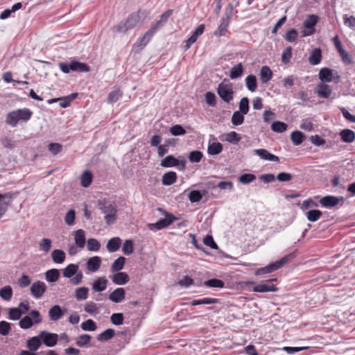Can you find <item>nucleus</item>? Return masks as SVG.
<instances>
[{
    "instance_id": "3c124183",
    "label": "nucleus",
    "mask_w": 355,
    "mask_h": 355,
    "mask_svg": "<svg viewBox=\"0 0 355 355\" xmlns=\"http://www.w3.org/2000/svg\"><path fill=\"white\" fill-rule=\"evenodd\" d=\"M122 94L123 93L119 89H115L108 94L107 98V103H114L116 102L122 96Z\"/></svg>"
},
{
    "instance_id": "7ed1b4c3",
    "label": "nucleus",
    "mask_w": 355,
    "mask_h": 355,
    "mask_svg": "<svg viewBox=\"0 0 355 355\" xmlns=\"http://www.w3.org/2000/svg\"><path fill=\"white\" fill-rule=\"evenodd\" d=\"M58 66L60 69L64 73H68L71 71L88 72L90 70V67L88 64L76 60L71 61L69 63L59 62Z\"/></svg>"
},
{
    "instance_id": "dca6fc26",
    "label": "nucleus",
    "mask_w": 355,
    "mask_h": 355,
    "mask_svg": "<svg viewBox=\"0 0 355 355\" xmlns=\"http://www.w3.org/2000/svg\"><path fill=\"white\" fill-rule=\"evenodd\" d=\"M125 290L123 288H117L109 295V299L115 302L119 303L125 299Z\"/></svg>"
},
{
    "instance_id": "0e129e2a",
    "label": "nucleus",
    "mask_w": 355,
    "mask_h": 355,
    "mask_svg": "<svg viewBox=\"0 0 355 355\" xmlns=\"http://www.w3.org/2000/svg\"><path fill=\"white\" fill-rule=\"evenodd\" d=\"M123 252L126 255L131 254L134 251L133 242L132 240H126L122 247Z\"/></svg>"
},
{
    "instance_id": "a19ab883",
    "label": "nucleus",
    "mask_w": 355,
    "mask_h": 355,
    "mask_svg": "<svg viewBox=\"0 0 355 355\" xmlns=\"http://www.w3.org/2000/svg\"><path fill=\"white\" fill-rule=\"evenodd\" d=\"M203 285L209 288H222L225 286V283L220 279L213 278L204 282Z\"/></svg>"
},
{
    "instance_id": "864d4df0",
    "label": "nucleus",
    "mask_w": 355,
    "mask_h": 355,
    "mask_svg": "<svg viewBox=\"0 0 355 355\" xmlns=\"http://www.w3.org/2000/svg\"><path fill=\"white\" fill-rule=\"evenodd\" d=\"M245 114H243L239 111H236L233 113L232 116V123L234 125H240L244 121V115Z\"/></svg>"
},
{
    "instance_id": "412c9836",
    "label": "nucleus",
    "mask_w": 355,
    "mask_h": 355,
    "mask_svg": "<svg viewBox=\"0 0 355 355\" xmlns=\"http://www.w3.org/2000/svg\"><path fill=\"white\" fill-rule=\"evenodd\" d=\"M121 245V239L119 237H114L110 239L106 245V248L110 252H116Z\"/></svg>"
},
{
    "instance_id": "4c0bfd02",
    "label": "nucleus",
    "mask_w": 355,
    "mask_h": 355,
    "mask_svg": "<svg viewBox=\"0 0 355 355\" xmlns=\"http://www.w3.org/2000/svg\"><path fill=\"white\" fill-rule=\"evenodd\" d=\"M78 270V266L76 264L71 263L63 270V276L64 277L71 278L77 273Z\"/></svg>"
},
{
    "instance_id": "5701e85b",
    "label": "nucleus",
    "mask_w": 355,
    "mask_h": 355,
    "mask_svg": "<svg viewBox=\"0 0 355 355\" xmlns=\"http://www.w3.org/2000/svg\"><path fill=\"white\" fill-rule=\"evenodd\" d=\"M107 280L104 277H99L92 284V289L95 292H102L107 288Z\"/></svg>"
},
{
    "instance_id": "393cba45",
    "label": "nucleus",
    "mask_w": 355,
    "mask_h": 355,
    "mask_svg": "<svg viewBox=\"0 0 355 355\" xmlns=\"http://www.w3.org/2000/svg\"><path fill=\"white\" fill-rule=\"evenodd\" d=\"M176 173L174 171H169L163 175L162 182L164 185L169 186L173 184L176 181Z\"/></svg>"
},
{
    "instance_id": "680f3d73",
    "label": "nucleus",
    "mask_w": 355,
    "mask_h": 355,
    "mask_svg": "<svg viewBox=\"0 0 355 355\" xmlns=\"http://www.w3.org/2000/svg\"><path fill=\"white\" fill-rule=\"evenodd\" d=\"M101 248V243L96 239H89L87 240V249L89 251L97 252Z\"/></svg>"
},
{
    "instance_id": "09e8293b",
    "label": "nucleus",
    "mask_w": 355,
    "mask_h": 355,
    "mask_svg": "<svg viewBox=\"0 0 355 355\" xmlns=\"http://www.w3.org/2000/svg\"><path fill=\"white\" fill-rule=\"evenodd\" d=\"M23 311L19 308H10L8 310V318L12 320H17L21 319Z\"/></svg>"
},
{
    "instance_id": "9d476101",
    "label": "nucleus",
    "mask_w": 355,
    "mask_h": 355,
    "mask_svg": "<svg viewBox=\"0 0 355 355\" xmlns=\"http://www.w3.org/2000/svg\"><path fill=\"white\" fill-rule=\"evenodd\" d=\"M12 198V194L6 193L4 194L0 193V218L6 213L8 205H10Z\"/></svg>"
},
{
    "instance_id": "13d9d810",
    "label": "nucleus",
    "mask_w": 355,
    "mask_h": 355,
    "mask_svg": "<svg viewBox=\"0 0 355 355\" xmlns=\"http://www.w3.org/2000/svg\"><path fill=\"white\" fill-rule=\"evenodd\" d=\"M80 327L83 330L89 331H94L97 329L96 322L92 319H88L86 321L83 322L81 324Z\"/></svg>"
},
{
    "instance_id": "69168bd1",
    "label": "nucleus",
    "mask_w": 355,
    "mask_h": 355,
    "mask_svg": "<svg viewBox=\"0 0 355 355\" xmlns=\"http://www.w3.org/2000/svg\"><path fill=\"white\" fill-rule=\"evenodd\" d=\"M202 156L203 155L202 152L199 150H193L189 153V159L192 163H198L201 160Z\"/></svg>"
},
{
    "instance_id": "2eb2a0df",
    "label": "nucleus",
    "mask_w": 355,
    "mask_h": 355,
    "mask_svg": "<svg viewBox=\"0 0 355 355\" xmlns=\"http://www.w3.org/2000/svg\"><path fill=\"white\" fill-rule=\"evenodd\" d=\"M254 153L259 156L262 159L270 160L272 162H279V159L277 156L271 154L266 149H255Z\"/></svg>"
},
{
    "instance_id": "1a4fd4ad",
    "label": "nucleus",
    "mask_w": 355,
    "mask_h": 355,
    "mask_svg": "<svg viewBox=\"0 0 355 355\" xmlns=\"http://www.w3.org/2000/svg\"><path fill=\"white\" fill-rule=\"evenodd\" d=\"M332 87L330 85L324 83H320L316 85L315 93L320 98H328L332 94Z\"/></svg>"
},
{
    "instance_id": "a878e982",
    "label": "nucleus",
    "mask_w": 355,
    "mask_h": 355,
    "mask_svg": "<svg viewBox=\"0 0 355 355\" xmlns=\"http://www.w3.org/2000/svg\"><path fill=\"white\" fill-rule=\"evenodd\" d=\"M223 148V144L220 142H213L209 144L207 153L210 155H217L222 152Z\"/></svg>"
},
{
    "instance_id": "72a5a7b5",
    "label": "nucleus",
    "mask_w": 355,
    "mask_h": 355,
    "mask_svg": "<svg viewBox=\"0 0 355 355\" xmlns=\"http://www.w3.org/2000/svg\"><path fill=\"white\" fill-rule=\"evenodd\" d=\"M318 17L315 15H309L303 22V26L306 28H315L318 23Z\"/></svg>"
},
{
    "instance_id": "aec40b11",
    "label": "nucleus",
    "mask_w": 355,
    "mask_h": 355,
    "mask_svg": "<svg viewBox=\"0 0 355 355\" xmlns=\"http://www.w3.org/2000/svg\"><path fill=\"white\" fill-rule=\"evenodd\" d=\"M112 282L117 285H124L130 280L127 273L123 272H116L112 277Z\"/></svg>"
},
{
    "instance_id": "7c9ffc66",
    "label": "nucleus",
    "mask_w": 355,
    "mask_h": 355,
    "mask_svg": "<svg viewBox=\"0 0 355 355\" xmlns=\"http://www.w3.org/2000/svg\"><path fill=\"white\" fill-rule=\"evenodd\" d=\"M243 68L241 63H239L232 67L230 71V77L231 79H236L242 76Z\"/></svg>"
},
{
    "instance_id": "c756f323",
    "label": "nucleus",
    "mask_w": 355,
    "mask_h": 355,
    "mask_svg": "<svg viewBox=\"0 0 355 355\" xmlns=\"http://www.w3.org/2000/svg\"><path fill=\"white\" fill-rule=\"evenodd\" d=\"M272 76V72L269 67L263 66L260 70V78L263 83H268Z\"/></svg>"
},
{
    "instance_id": "0eeeda50",
    "label": "nucleus",
    "mask_w": 355,
    "mask_h": 355,
    "mask_svg": "<svg viewBox=\"0 0 355 355\" xmlns=\"http://www.w3.org/2000/svg\"><path fill=\"white\" fill-rule=\"evenodd\" d=\"M42 342L47 347H54L58 343V335L46 331L40 333Z\"/></svg>"
},
{
    "instance_id": "338daca9",
    "label": "nucleus",
    "mask_w": 355,
    "mask_h": 355,
    "mask_svg": "<svg viewBox=\"0 0 355 355\" xmlns=\"http://www.w3.org/2000/svg\"><path fill=\"white\" fill-rule=\"evenodd\" d=\"M170 132L173 136L184 135L186 134V130L180 125H174L170 129Z\"/></svg>"
},
{
    "instance_id": "8fccbe9b",
    "label": "nucleus",
    "mask_w": 355,
    "mask_h": 355,
    "mask_svg": "<svg viewBox=\"0 0 355 355\" xmlns=\"http://www.w3.org/2000/svg\"><path fill=\"white\" fill-rule=\"evenodd\" d=\"M92 337L89 334H82L76 338V344L83 347L87 346L91 341Z\"/></svg>"
},
{
    "instance_id": "bf43d9fd",
    "label": "nucleus",
    "mask_w": 355,
    "mask_h": 355,
    "mask_svg": "<svg viewBox=\"0 0 355 355\" xmlns=\"http://www.w3.org/2000/svg\"><path fill=\"white\" fill-rule=\"evenodd\" d=\"M241 139L240 135L234 131H232L225 135V140L231 144H237Z\"/></svg>"
},
{
    "instance_id": "f3484780",
    "label": "nucleus",
    "mask_w": 355,
    "mask_h": 355,
    "mask_svg": "<svg viewBox=\"0 0 355 355\" xmlns=\"http://www.w3.org/2000/svg\"><path fill=\"white\" fill-rule=\"evenodd\" d=\"M49 315L51 320L57 321L64 315V311L59 305H54L49 309Z\"/></svg>"
},
{
    "instance_id": "f257e3e1",
    "label": "nucleus",
    "mask_w": 355,
    "mask_h": 355,
    "mask_svg": "<svg viewBox=\"0 0 355 355\" xmlns=\"http://www.w3.org/2000/svg\"><path fill=\"white\" fill-rule=\"evenodd\" d=\"M33 116V112L28 108L12 110L6 115L5 123L12 128L18 123H27Z\"/></svg>"
},
{
    "instance_id": "2f4dec72",
    "label": "nucleus",
    "mask_w": 355,
    "mask_h": 355,
    "mask_svg": "<svg viewBox=\"0 0 355 355\" xmlns=\"http://www.w3.org/2000/svg\"><path fill=\"white\" fill-rule=\"evenodd\" d=\"M291 139L295 146L300 145L305 139V135L300 131H293L291 135Z\"/></svg>"
},
{
    "instance_id": "c85d7f7f",
    "label": "nucleus",
    "mask_w": 355,
    "mask_h": 355,
    "mask_svg": "<svg viewBox=\"0 0 355 355\" xmlns=\"http://www.w3.org/2000/svg\"><path fill=\"white\" fill-rule=\"evenodd\" d=\"M42 344L41 338L39 336H33L27 340L28 348L33 352L37 350Z\"/></svg>"
},
{
    "instance_id": "e433bc0d",
    "label": "nucleus",
    "mask_w": 355,
    "mask_h": 355,
    "mask_svg": "<svg viewBox=\"0 0 355 355\" xmlns=\"http://www.w3.org/2000/svg\"><path fill=\"white\" fill-rule=\"evenodd\" d=\"M100 209L105 214L116 213V207L115 205L107 202H103L99 203Z\"/></svg>"
},
{
    "instance_id": "f8f14e48",
    "label": "nucleus",
    "mask_w": 355,
    "mask_h": 355,
    "mask_svg": "<svg viewBox=\"0 0 355 355\" xmlns=\"http://www.w3.org/2000/svg\"><path fill=\"white\" fill-rule=\"evenodd\" d=\"M295 257V253H290L284 257L281 258L279 260L275 261L270 264V267L272 268V272L275 271L282 267H283L285 264L290 262Z\"/></svg>"
},
{
    "instance_id": "4be33fe9",
    "label": "nucleus",
    "mask_w": 355,
    "mask_h": 355,
    "mask_svg": "<svg viewBox=\"0 0 355 355\" xmlns=\"http://www.w3.org/2000/svg\"><path fill=\"white\" fill-rule=\"evenodd\" d=\"M322 60V51L319 48H316L311 51L309 58V62L312 65L318 64Z\"/></svg>"
},
{
    "instance_id": "37998d69",
    "label": "nucleus",
    "mask_w": 355,
    "mask_h": 355,
    "mask_svg": "<svg viewBox=\"0 0 355 355\" xmlns=\"http://www.w3.org/2000/svg\"><path fill=\"white\" fill-rule=\"evenodd\" d=\"M246 87L250 92H253L257 89V78L254 75H249L245 78Z\"/></svg>"
},
{
    "instance_id": "052dcab7",
    "label": "nucleus",
    "mask_w": 355,
    "mask_h": 355,
    "mask_svg": "<svg viewBox=\"0 0 355 355\" xmlns=\"http://www.w3.org/2000/svg\"><path fill=\"white\" fill-rule=\"evenodd\" d=\"M1 143L6 148L12 150L16 146V141L9 137H4L1 138Z\"/></svg>"
},
{
    "instance_id": "e2e57ef3",
    "label": "nucleus",
    "mask_w": 355,
    "mask_h": 355,
    "mask_svg": "<svg viewBox=\"0 0 355 355\" xmlns=\"http://www.w3.org/2000/svg\"><path fill=\"white\" fill-rule=\"evenodd\" d=\"M84 310L85 312L91 314L95 315L98 313V309L97 305L93 302H87L84 307Z\"/></svg>"
},
{
    "instance_id": "9b49d317",
    "label": "nucleus",
    "mask_w": 355,
    "mask_h": 355,
    "mask_svg": "<svg viewBox=\"0 0 355 355\" xmlns=\"http://www.w3.org/2000/svg\"><path fill=\"white\" fill-rule=\"evenodd\" d=\"M295 257V253H290L284 257L281 258L279 260L275 261L270 264V267L272 268V272L275 271L282 267H283L285 264L290 262Z\"/></svg>"
},
{
    "instance_id": "20e7f679",
    "label": "nucleus",
    "mask_w": 355,
    "mask_h": 355,
    "mask_svg": "<svg viewBox=\"0 0 355 355\" xmlns=\"http://www.w3.org/2000/svg\"><path fill=\"white\" fill-rule=\"evenodd\" d=\"M42 318L37 310H31L28 315L21 318L19 322V327L23 329L31 328L34 324H39Z\"/></svg>"
},
{
    "instance_id": "de8ad7c7",
    "label": "nucleus",
    "mask_w": 355,
    "mask_h": 355,
    "mask_svg": "<svg viewBox=\"0 0 355 355\" xmlns=\"http://www.w3.org/2000/svg\"><path fill=\"white\" fill-rule=\"evenodd\" d=\"M173 12V10L171 9L166 10L160 16L159 20H158L154 25L159 29L166 23L168 18L171 16Z\"/></svg>"
},
{
    "instance_id": "4d7b16f0",
    "label": "nucleus",
    "mask_w": 355,
    "mask_h": 355,
    "mask_svg": "<svg viewBox=\"0 0 355 355\" xmlns=\"http://www.w3.org/2000/svg\"><path fill=\"white\" fill-rule=\"evenodd\" d=\"M287 124L282 121H275L271 125V130L275 132H284L287 129Z\"/></svg>"
},
{
    "instance_id": "6e6d98bb",
    "label": "nucleus",
    "mask_w": 355,
    "mask_h": 355,
    "mask_svg": "<svg viewBox=\"0 0 355 355\" xmlns=\"http://www.w3.org/2000/svg\"><path fill=\"white\" fill-rule=\"evenodd\" d=\"M322 213L318 209H312L306 212L307 219L311 222L317 221L322 216Z\"/></svg>"
},
{
    "instance_id": "423d86ee",
    "label": "nucleus",
    "mask_w": 355,
    "mask_h": 355,
    "mask_svg": "<svg viewBox=\"0 0 355 355\" xmlns=\"http://www.w3.org/2000/svg\"><path fill=\"white\" fill-rule=\"evenodd\" d=\"M163 212L165 214L164 218L159 219L157 222L155 223H152L149 225V227L150 230H162L166 227H168L169 225H171L175 220L177 219L176 217H175L173 214L168 213L165 211H163Z\"/></svg>"
},
{
    "instance_id": "39448f33",
    "label": "nucleus",
    "mask_w": 355,
    "mask_h": 355,
    "mask_svg": "<svg viewBox=\"0 0 355 355\" xmlns=\"http://www.w3.org/2000/svg\"><path fill=\"white\" fill-rule=\"evenodd\" d=\"M217 93L226 103H230L233 99L232 86L230 83H225V80L218 85Z\"/></svg>"
},
{
    "instance_id": "c9c22d12",
    "label": "nucleus",
    "mask_w": 355,
    "mask_h": 355,
    "mask_svg": "<svg viewBox=\"0 0 355 355\" xmlns=\"http://www.w3.org/2000/svg\"><path fill=\"white\" fill-rule=\"evenodd\" d=\"M12 295L13 291L10 286H6L0 289V297L5 301H10Z\"/></svg>"
},
{
    "instance_id": "ddd939ff",
    "label": "nucleus",
    "mask_w": 355,
    "mask_h": 355,
    "mask_svg": "<svg viewBox=\"0 0 355 355\" xmlns=\"http://www.w3.org/2000/svg\"><path fill=\"white\" fill-rule=\"evenodd\" d=\"M342 198H338L333 196H327L322 198L320 203L324 207H334L338 204Z\"/></svg>"
},
{
    "instance_id": "a18cd8bd",
    "label": "nucleus",
    "mask_w": 355,
    "mask_h": 355,
    "mask_svg": "<svg viewBox=\"0 0 355 355\" xmlns=\"http://www.w3.org/2000/svg\"><path fill=\"white\" fill-rule=\"evenodd\" d=\"M230 21L227 19H222L218 28L214 32V35L219 37L224 35L227 31Z\"/></svg>"
},
{
    "instance_id": "5fc2aeb1",
    "label": "nucleus",
    "mask_w": 355,
    "mask_h": 355,
    "mask_svg": "<svg viewBox=\"0 0 355 355\" xmlns=\"http://www.w3.org/2000/svg\"><path fill=\"white\" fill-rule=\"evenodd\" d=\"M52 247V241L49 239H42L39 242V248L40 249L44 252L45 253H48Z\"/></svg>"
},
{
    "instance_id": "f03ea898",
    "label": "nucleus",
    "mask_w": 355,
    "mask_h": 355,
    "mask_svg": "<svg viewBox=\"0 0 355 355\" xmlns=\"http://www.w3.org/2000/svg\"><path fill=\"white\" fill-rule=\"evenodd\" d=\"M146 12L139 10L130 15L125 21H121L114 26L112 28L113 32L118 33H125L128 31L132 29L141 21V17H146Z\"/></svg>"
},
{
    "instance_id": "4468645a",
    "label": "nucleus",
    "mask_w": 355,
    "mask_h": 355,
    "mask_svg": "<svg viewBox=\"0 0 355 355\" xmlns=\"http://www.w3.org/2000/svg\"><path fill=\"white\" fill-rule=\"evenodd\" d=\"M101 259L98 256L89 258L87 261V268L92 272H96L101 267Z\"/></svg>"
},
{
    "instance_id": "79ce46f5",
    "label": "nucleus",
    "mask_w": 355,
    "mask_h": 355,
    "mask_svg": "<svg viewBox=\"0 0 355 355\" xmlns=\"http://www.w3.org/2000/svg\"><path fill=\"white\" fill-rule=\"evenodd\" d=\"M75 243L79 248H84L85 244V232L83 230H78L76 232Z\"/></svg>"
},
{
    "instance_id": "a211bd4d",
    "label": "nucleus",
    "mask_w": 355,
    "mask_h": 355,
    "mask_svg": "<svg viewBox=\"0 0 355 355\" xmlns=\"http://www.w3.org/2000/svg\"><path fill=\"white\" fill-rule=\"evenodd\" d=\"M318 76L322 83L331 82L333 80V70L327 67L322 68L319 71Z\"/></svg>"
},
{
    "instance_id": "c03bdc74",
    "label": "nucleus",
    "mask_w": 355,
    "mask_h": 355,
    "mask_svg": "<svg viewBox=\"0 0 355 355\" xmlns=\"http://www.w3.org/2000/svg\"><path fill=\"white\" fill-rule=\"evenodd\" d=\"M89 289L87 287H80L75 291V297L77 300L81 301L87 299Z\"/></svg>"
},
{
    "instance_id": "cd10ccee",
    "label": "nucleus",
    "mask_w": 355,
    "mask_h": 355,
    "mask_svg": "<svg viewBox=\"0 0 355 355\" xmlns=\"http://www.w3.org/2000/svg\"><path fill=\"white\" fill-rule=\"evenodd\" d=\"M65 252L62 250H54L51 253V258L55 263H62L65 260Z\"/></svg>"
},
{
    "instance_id": "f704fd0d",
    "label": "nucleus",
    "mask_w": 355,
    "mask_h": 355,
    "mask_svg": "<svg viewBox=\"0 0 355 355\" xmlns=\"http://www.w3.org/2000/svg\"><path fill=\"white\" fill-rule=\"evenodd\" d=\"M207 191L205 190L202 191V193L199 190H193L190 191V193L188 195V197L191 202H198L202 198V196L205 195Z\"/></svg>"
},
{
    "instance_id": "bb28decb",
    "label": "nucleus",
    "mask_w": 355,
    "mask_h": 355,
    "mask_svg": "<svg viewBox=\"0 0 355 355\" xmlns=\"http://www.w3.org/2000/svg\"><path fill=\"white\" fill-rule=\"evenodd\" d=\"M341 139L345 143H352L355 139V132L349 129H344L340 133Z\"/></svg>"
},
{
    "instance_id": "b1692460",
    "label": "nucleus",
    "mask_w": 355,
    "mask_h": 355,
    "mask_svg": "<svg viewBox=\"0 0 355 355\" xmlns=\"http://www.w3.org/2000/svg\"><path fill=\"white\" fill-rule=\"evenodd\" d=\"M161 166L165 168L173 166L179 167L180 162L173 155H168L162 160Z\"/></svg>"
},
{
    "instance_id": "774afa93",
    "label": "nucleus",
    "mask_w": 355,
    "mask_h": 355,
    "mask_svg": "<svg viewBox=\"0 0 355 355\" xmlns=\"http://www.w3.org/2000/svg\"><path fill=\"white\" fill-rule=\"evenodd\" d=\"M292 47H286L282 52V62L284 64H288L292 57Z\"/></svg>"
},
{
    "instance_id": "49530a36",
    "label": "nucleus",
    "mask_w": 355,
    "mask_h": 355,
    "mask_svg": "<svg viewBox=\"0 0 355 355\" xmlns=\"http://www.w3.org/2000/svg\"><path fill=\"white\" fill-rule=\"evenodd\" d=\"M92 178H93V175L90 171H85L81 175V177H80L81 185L83 187H88L92 183Z\"/></svg>"
},
{
    "instance_id": "ea45409f",
    "label": "nucleus",
    "mask_w": 355,
    "mask_h": 355,
    "mask_svg": "<svg viewBox=\"0 0 355 355\" xmlns=\"http://www.w3.org/2000/svg\"><path fill=\"white\" fill-rule=\"evenodd\" d=\"M45 276L49 282H55L60 277V271L55 268L50 269L46 272Z\"/></svg>"
},
{
    "instance_id": "6ab92c4d",
    "label": "nucleus",
    "mask_w": 355,
    "mask_h": 355,
    "mask_svg": "<svg viewBox=\"0 0 355 355\" xmlns=\"http://www.w3.org/2000/svg\"><path fill=\"white\" fill-rule=\"evenodd\" d=\"M278 290L276 286L270 285L267 284H259L255 286L252 288V291L256 293H267V292H275Z\"/></svg>"
},
{
    "instance_id": "58836bf2",
    "label": "nucleus",
    "mask_w": 355,
    "mask_h": 355,
    "mask_svg": "<svg viewBox=\"0 0 355 355\" xmlns=\"http://www.w3.org/2000/svg\"><path fill=\"white\" fill-rule=\"evenodd\" d=\"M218 302H219V299L205 297L202 299L194 300L191 302V304L192 306H197V305H201V304H217Z\"/></svg>"
},
{
    "instance_id": "473e14b6",
    "label": "nucleus",
    "mask_w": 355,
    "mask_h": 355,
    "mask_svg": "<svg viewBox=\"0 0 355 355\" xmlns=\"http://www.w3.org/2000/svg\"><path fill=\"white\" fill-rule=\"evenodd\" d=\"M115 334V331L112 329H107L97 336V340L99 342H106L112 339Z\"/></svg>"
},
{
    "instance_id": "6e6552de",
    "label": "nucleus",
    "mask_w": 355,
    "mask_h": 355,
    "mask_svg": "<svg viewBox=\"0 0 355 355\" xmlns=\"http://www.w3.org/2000/svg\"><path fill=\"white\" fill-rule=\"evenodd\" d=\"M31 293L36 299L41 298L46 291V286L44 282L37 281L31 286Z\"/></svg>"
},
{
    "instance_id": "603ef678",
    "label": "nucleus",
    "mask_w": 355,
    "mask_h": 355,
    "mask_svg": "<svg viewBox=\"0 0 355 355\" xmlns=\"http://www.w3.org/2000/svg\"><path fill=\"white\" fill-rule=\"evenodd\" d=\"M125 259L123 257L117 258L112 265V271L118 272L122 270L125 264Z\"/></svg>"
}]
</instances>
